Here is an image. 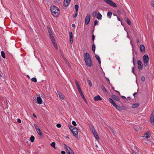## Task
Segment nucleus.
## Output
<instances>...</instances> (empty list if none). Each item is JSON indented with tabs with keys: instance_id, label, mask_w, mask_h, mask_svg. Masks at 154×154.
<instances>
[{
	"instance_id": "1",
	"label": "nucleus",
	"mask_w": 154,
	"mask_h": 154,
	"mask_svg": "<svg viewBox=\"0 0 154 154\" xmlns=\"http://www.w3.org/2000/svg\"><path fill=\"white\" fill-rule=\"evenodd\" d=\"M84 60L87 67H91L92 65V61L89 54L86 53L84 54Z\"/></svg>"
},
{
	"instance_id": "2",
	"label": "nucleus",
	"mask_w": 154,
	"mask_h": 154,
	"mask_svg": "<svg viewBox=\"0 0 154 154\" xmlns=\"http://www.w3.org/2000/svg\"><path fill=\"white\" fill-rule=\"evenodd\" d=\"M50 10L52 15L55 17L58 16L60 11L59 9L54 5H52L50 8Z\"/></svg>"
},
{
	"instance_id": "3",
	"label": "nucleus",
	"mask_w": 154,
	"mask_h": 154,
	"mask_svg": "<svg viewBox=\"0 0 154 154\" xmlns=\"http://www.w3.org/2000/svg\"><path fill=\"white\" fill-rule=\"evenodd\" d=\"M144 66H148V63L149 62V57L147 55L145 54L143 57Z\"/></svg>"
},
{
	"instance_id": "4",
	"label": "nucleus",
	"mask_w": 154,
	"mask_h": 154,
	"mask_svg": "<svg viewBox=\"0 0 154 154\" xmlns=\"http://www.w3.org/2000/svg\"><path fill=\"white\" fill-rule=\"evenodd\" d=\"M64 145L67 151L68 154H74L72 150L69 146L65 144H64Z\"/></svg>"
},
{
	"instance_id": "5",
	"label": "nucleus",
	"mask_w": 154,
	"mask_h": 154,
	"mask_svg": "<svg viewBox=\"0 0 154 154\" xmlns=\"http://www.w3.org/2000/svg\"><path fill=\"white\" fill-rule=\"evenodd\" d=\"M104 1L110 5L115 7H117L116 4L111 0H104Z\"/></svg>"
},
{
	"instance_id": "6",
	"label": "nucleus",
	"mask_w": 154,
	"mask_h": 154,
	"mask_svg": "<svg viewBox=\"0 0 154 154\" xmlns=\"http://www.w3.org/2000/svg\"><path fill=\"white\" fill-rule=\"evenodd\" d=\"M47 29L49 34L50 35V37L51 39H54V38L51 29L49 26H47Z\"/></svg>"
},
{
	"instance_id": "7",
	"label": "nucleus",
	"mask_w": 154,
	"mask_h": 154,
	"mask_svg": "<svg viewBox=\"0 0 154 154\" xmlns=\"http://www.w3.org/2000/svg\"><path fill=\"white\" fill-rule=\"evenodd\" d=\"M90 19V15L88 14L86 16L85 20V23L86 25L88 24L89 23Z\"/></svg>"
},
{
	"instance_id": "8",
	"label": "nucleus",
	"mask_w": 154,
	"mask_h": 154,
	"mask_svg": "<svg viewBox=\"0 0 154 154\" xmlns=\"http://www.w3.org/2000/svg\"><path fill=\"white\" fill-rule=\"evenodd\" d=\"M138 68L140 70H142L143 69V65L141 61L140 60L137 61Z\"/></svg>"
},
{
	"instance_id": "9",
	"label": "nucleus",
	"mask_w": 154,
	"mask_h": 154,
	"mask_svg": "<svg viewBox=\"0 0 154 154\" xmlns=\"http://www.w3.org/2000/svg\"><path fill=\"white\" fill-rule=\"evenodd\" d=\"M74 135L76 137H78V130L76 128H75L72 131Z\"/></svg>"
},
{
	"instance_id": "10",
	"label": "nucleus",
	"mask_w": 154,
	"mask_h": 154,
	"mask_svg": "<svg viewBox=\"0 0 154 154\" xmlns=\"http://www.w3.org/2000/svg\"><path fill=\"white\" fill-rule=\"evenodd\" d=\"M150 121L151 124L154 126V110L150 116Z\"/></svg>"
},
{
	"instance_id": "11",
	"label": "nucleus",
	"mask_w": 154,
	"mask_h": 154,
	"mask_svg": "<svg viewBox=\"0 0 154 154\" xmlns=\"http://www.w3.org/2000/svg\"><path fill=\"white\" fill-rule=\"evenodd\" d=\"M71 0H64L63 3L65 6L67 7L69 4Z\"/></svg>"
},
{
	"instance_id": "12",
	"label": "nucleus",
	"mask_w": 154,
	"mask_h": 154,
	"mask_svg": "<svg viewBox=\"0 0 154 154\" xmlns=\"http://www.w3.org/2000/svg\"><path fill=\"white\" fill-rule=\"evenodd\" d=\"M134 150H132V154H140L138 152V149L135 147H134Z\"/></svg>"
},
{
	"instance_id": "13",
	"label": "nucleus",
	"mask_w": 154,
	"mask_h": 154,
	"mask_svg": "<svg viewBox=\"0 0 154 154\" xmlns=\"http://www.w3.org/2000/svg\"><path fill=\"white\" fill-rule=\"evenodd\" d=\"M140 49L141 52L144 53L145 51V47L144 45H140Z\"/></svg>"
},
{
	"instance_id": "14",
	"label": "nucleus",
	"mask_w": 154,
	"mask_h": 154,
	"mask_svg": "<svg viewBox=\"0 0 154 154\" xmlns=\"http://www.w3.org/2000/svg\"><path fill=\"white\" fill-rule=\"evenodd\" d=\"M102 98H101V97L99 95H97L94 98V100L96 101H97L99 100H102Z\"/></svg>"
},
{
	"instance_id": "15",
	"label": "nucleus",
	"mask_w": 154,
	"mask_h": 154,
	"mask_svg": "<svg viewBox=\"0 0 154 154\" xmlns=\"http://www.w3.org/2000/svg\"><path fill=\"white\" fill-rule=\"evenodd\" d=\"M112 98L115 100L117 101H119V98L117 96L115 95H112L111 96Z\"/></svg>"
},
{
	"instance_id": "16",
	"label": "nucleus",
	"mask_w": 154,
	"mask_h": 154,
	"mask_svg": "<svg viewBox=\"0 0 154 154\" xmlns=\"http://www.w3.org/2000/svg\"><path fill=\"white\" fill-rule=\"evenodd\" d=\"M109 101L111 103H112L114 106H116V104L115 103V102L113 101V100L112 98H109Z\"/></svg>"
},
{
	"instance_id": "17",
	"label": "nucleus",
	"mask_w": 154,
	"mask_h": 154,
	"mask_svg": "<svg viewBox=\"0 0 154 154\" xmlns=\"http://www.w3.org/2000/svg\"><path fill=\"white\" fill-rule=\"evenodd\" d=\"M102 16L101 14L98 12L97 14V19L99 20H100L102 19Z\"/></svg>"
},
{
	"instance_id": "18",
	"label": "nucleus",
	"mask_w": 154,
	"mask_h": 154,
	"mask_svg": "<svg viewBox=\"0 0 154 154\" xmlns=\"http://www.w3.org/2000/svg\"><path fill=\"white\" fill-rule=\"evenodd\" d=\"M58 94L59 96V97L60 98L62 99L63 100L65 96L63 94H62V93L59 92L58 93Z\"/></svg>"
},
{
	"instance_id": "19",
	"label": "nucleus",
	"mask_w": 154,
	"mask_h": 154,
	"mask_svg": "<svg viewBox=\"0 0 154 154\" xmlns=\"http://www.w3.org/2000/svg\"><path fill=\"white\" fill-rule=\"evenodd\" d=\"M75 84L78 90H79V89H81L78 81L76 80H75Z\"/></svg>"
},
{
	"instance_id": "20",
	"label": "nucleus",
	"mask_w": 154,
	"mask_h": 154,
	"mask_svg": "<svg viewBox=\"0 0 154 154\" xmlns=\"http://www.w3.org/2000/svg\"><path fill=\"white\" fill-rule=\"evenodd\" d=\"M95 57L97 59V60L98 61L99 64H100L101 61L100 60V57L98 55H95Z\"/></svg>"
},
{
	"instance_id": "21",
	"label": "nucleus",
	"mask_w": 154,
	"mask_h": 154,
	"mask_svg": "<svg viewBox=\"0 0 154 154\" xmlns=\"http://www.w3.org/2000/svg\"><path fill=\"white\" fill-rule=\"evenodd\" d=\"M139 104L137 103H135L134 104H133L132 105V107L134 108H136L139 106Z\"/></svg>"
},
{
	"instance_id": "22",
	"label": "nucleus",
	"mask_w": 154,
	"mask_h": 154,
	"mask_svg": "<svg viewBox=\"0 0 154 154\" xmlns=\"http://www.w3.org/2000/svg\"><path fill=\"white\" fill-rule=\"evenodd\" d=\"M101 88L102 90V91L104 92H107V91L106 90V88H105V87L104 86L102 85L101 86Z\"/></svg>"
},
{
	"instance_id": "23",
	"label": "nucleus",
	"mask_w": 154,
	"mask_h": 154,
	"mask_svg": "<svg viewBox=\"0 0 154 154\" xmlns=\"http://www.w3.org/2000/svg\"><path fill=\"white\" fill-rule=\"evenodd\" d=\"M112 13L111 11H109L107 13V16L108 17L110 18L111 17Z\"/></svg>"
},
{
	"instance_id": "24",
	"label": "nucleus",
	"mask_w": 154,
	"mask_h": 154,
	"mask_svg": "<svg viewBox=\"0 0 154 154\" xmlns=\"http://www.w3.org/2000/svg\"><path fill=\"white\" fill-rule=\"evenodd\" d=\"M51 40H52V42L53 43V45H54V46L55 47V46H56L57 45V44L55 42V40L54 39H51Z\"/></svg>"
},
{
	"instance_id": "25",
	"label": "nucleus",
	"mask_w": 154,
	"mask_h": 154,
	"mask_svg": "<svg viewBox=\"0 0 154 154\" xmlns=\"http://www.w3.org/2000/svg\"><path fill=\"white\" fill-rule=\"evenodd\" d=\"M33 102L35 103H37L38 104V97H37V100H36V97L35 98H33Z\"/></svg>"
},
{
	"instance_id": "26",
	"label": "nucleus",
	"mask_w": 154,
	"mask_h": 154,
	"mask_svg": "<svg viewBox=\"0 0 154 154\" xmlns=\"http://www.w3.org/2000/svg\"><path fill=\"white\" fill-rule=\"evenodd\" d=\"M143 137H145L146 138H149L150 136L149 135L148 133L147 132L144 134V136H143Z\"/></svg>"
},
{
	"instance_id": "27",
	"label": "nucleus",
	"mask_w": 154,
	"mask_h": 154,
	"mask_svg": "<svg viewBox=\"0 0 154 154\" xmlns=\"http://www.w3.org/2000/svg\"><path fill=\"white\" fill-rule=\"evenodd\" d=\"M68 127H69V128L70 129V130L71 131L72 130H73V129H74V128H75V127H74V126H71L70 125H69Z\"/></svg>"
},
{
	"instance_id": "28",
	"label": "nucleus",
	"mask_w": 154,
	"mask_h": 154,
	"mask_svg": "<svg viewBox=\"0 0 154 154\" xmlns=\"http://www.w3.org/2000/svg\"><path fill=\"white\" fill-rule=\"evenodd\" d=\"M30 140L31 142L32 143L33 142L34 140L35 139V137L33 136L32 135L31 137H30Z\"/></svg>"
},
{
	"instance_id": "29",
	"label": "nucleus",
	"mask_w": 154,
	"mask_h": 154,
	"mask_svg": "<svg viewBox=\"0 0 154 154\" xmlns=\"http://www.w3.org/2000/svg\"><path fill=\"white\" fill-rule=\"evenodd\" d=\"M126 21L129 25H131V22L128 18H126Z\"/></svg>"
},
{
	"instance_id": "30",
	"label": "nucleus",
	"mask_w": 154,
	"mask_h": 154,
	"mask_svg": "<svg viewBox=\"0 0 154 154\" xmlns=\"http://www.w3.org/2000/svg\"><path fill=\"white\" fill-rule=\"evenodd\" d=\"M87 81L89 86L90 87H92V84L91 80L89 79H88Z\"/></svg>"
},
{
	"instance_id": "31",
	"label": "nucleus",
	"mask_w": 154,
	"mask_h": 154,
	"mask_svg": "<svg viewBox=\"0 0 154 154\" xmlns=\"http://www.w3.org/2000/svg\"><path fill=\"white\" fill-rule=\"evenodd\" d=\"M34 126L35 127L37 132L38 133V126L36 124H34Z\"/></svg>"
},
{
	"instance_id": "32",
	"label": "nucleus",
	"mask_w": 154,
	"mask_h": 154,
	"mask_svg": "<svg viewBox=\"0 0 154 154\" xmlns=\"http://www.w3.org/2000/svg\"><path fill=\"white\" fill-rule=\"evenodd\" d=\"M64 61L67 64L68 66L69 67H70V65L66 59L65 58L64 59Z\"/></svg>"
},
{
	"instance_id": "33",
	"label": "nucleus",
	"mask_w": 154,
	"mask_h": 154,
	"mask_svg": "<svg viewBox=\"0 0 154 154\" xmlns=\"http://www.w3.org/2000/svg\"><path fill=\"white\" fill-rule=\"evenodd\" d=\"M92 50L94 52L95 50V44H94V43H93V44L92 45Z\"/></svg>"
},
{
	"instance_id": "34",
	"label": "nucleus",
	"mask_w": 154,
	"mask_h": 154,
	"mask_svg": "<svg viewBox=\"0 0 154 154\" xmlns=\"http://www.w3.org/2000/svg\"><path fill=\"white\" fill-rule=\"evenodd\" d=\"M55 145L56 143H55L54 142H53L51 144V146L53 147L54 149H55Z\"/></svg>"
},
{
	"instance_id": "35",
	"label": "nucleus",
	"mask_w": 154,
	"mask_h": 154,
	"mask_svg": "<svg viewBox=\"0 0 154 154\" xmlns=\"http://www.w3.org/2000/svg\"><path fill=\"white\" fill-rule=\"evenodd\" d=\"M1 55L2 57L4 58H5V53L3 51H2L1 52Z\"/></svg>"
},
{
	"instance_id": "36",
	"label": "nucleus",
	"mask_w": 154,
	"mask_h": 154,
	"mask_svg": "<svg viewBox=\"0 0 154 154\" xmlns=\"http://www.w3.org/2000/svg\"><path fill=\"white\" fill-rule=\"evenodd\" d=\"M114 106L118 110L120 111L121 110V108L119 106L116 105V106Z\"/></svg>"
},
{
	"instance_id": "37",
	"label": "nucleus",
	"mask_w": 154,
	"mask_h": 154,
	"mask_svg": "<svg viewBox=\"0 0 154 154\" xmlns=\"http://www.w3.org/2000/svg\"><path fill=\"white\" fill-rule=\"evenodd\" d=\"M90 129L92 131V133L96 131V130L93 127H92L90 128Z\"/></svg>"
},
{
	"instance_id": "38",
	"label": "nucleus",
	"mask_w": 154,
	"mask_h": 154,
	"mask_svg": "<svg viewBox=\"0 0 154 154\" xmlns=\"http://www.w3.org/2000/svg\"><path fill=\"white\" fill-rule=\"evenodd\" d=\"M97 14V11H94L92 13V16L94 17H95Z\"/></svg>"
},
{
	"instance_id": "39",
	"label": "nucleus",
	"mask_w": 154,
	"mask_h": 154,
	"mask_svg": "<svg viewBox=\"0 0 154 154\" xmlns=\"http://www.w3.org/2000/svg\"><path fill=\"white\" fill-rule=\"evenodd\" d=\"M79 8V6L78 5H75V9L76 10V12H78Z\"/></svg>"
},
{
	"instance_id": "40",
	"label": "nucleus",
	"mask_w": 154,
	"mask_h": 154,
	"mask_svg": "<svg viewBox=\"0 0 154 154\" xmlns=\"http://www.w3.org/2000/svg\"><path fill=\"white\" fill-rule=\"evenodd\" d=\"M135 56L134 55V54H133V65L134 66H135Z\"/></svg>"
},
{
	"instance_id": "41",
	"label": "nucleus",
	"mask_w": 154,
	"mask_h": 154,
	"mask_svg": "<svg viewBox=\"0 0 154 154\" xmlns=\"http://www.w3.org/2000/svg\"><path fill=\"white\" fill-rule=\"evenodd\" d=\"M69 35L70 38H73L72 33V32H69Z\"/></svg>"
},
{
	"instance_id": "42",
	"label": "nucleus",
	"mask_w": 154,
	"mask_h": 154,
	"mask_svg": "<svg viewBox=\"0 0 154 154\" xmlns=\"http://www.w3.org/2000/svg\"><path fill=\"white\" fill-rule=\"evenodd\" d=\"M42 100L41 98L39 96V104H42Z\"/></svg>"
},
{
	"instance_id": "43",
	"label": "nucleus",
	"mask_w": 154,
	"mask_h": 154,
	"mask_svg": "<svg viewBox=\"0 0 154 154\" xmlns=\"http://www.w3.org/2000/svg\"><path fill=\"white\" fill-rule=\"evenodd\" d=\"M32 82H37V79L36 78L34 77L32 79Z\"/></svg>"
},
{
	"instance_id": "44",
	"label": "nucleus",
	"mask_w": 154,
	"mask_h": 154,
	"mask_svg": "<svg viewBox=\"0 0 154 154\" xmlns=\"http://www.w3.org/2000/svg\"><path fill=\"white\" fill-rule=\"evenodd\" d=\"M94 137H95V138L97 139V140H100V138H99V137L98 136V134H97V135H95V136H94Z\"/></svg>"
},
{
	"instance_id": "45",
	"label": "nucleus",
	"mask_w": 154,
	"mask_h": 154,
	"mask_svg": "<svg viewBox=\"0 0 154 154\" xmlns=\"http://www.w3.org/2000/svg\"><path fill=\"white\" fill-rule=\"evenodd\" d=\"M111 131L114 134H116V132L115 131V130L112 128H111Z\"/></svg>"
},
{
	"instance_id": "46",
	"label": "nucleus",
	"mask_w": 154,
	"mask_h": 154,
	"mask_svg": "<svg viewBox=\"0 0 154 154\" xmlns=\"http://www.w3.org/2000/svg\"><path fill=\"white\" fill-rule=\"evenodd\" d=\"M141 80L142 81L144 82L145 80V77L144 76H142L141 78Z\"/></svg>"
},
{
	"instance_id": "47",
	"label": "nucleus",
	"mask_w": 154,
	"mask_h": 154,
	"mask_svg": "<svg viewBox=\"0 0 154 154\" xmlns=\"http://www.w3.org/2000/svg\"><path fill=\"white\" fill-rule=\"evenodd\" d=\"M72 124L74 126H76L77 125L76 122L74 121H72Z\"/></svg>"
},
{
	"instance_id": "48",
	"label": "nucleus",
	"mask_w": 154,
	"mask_h": 154,
	"mask_svg": "<svg viewBox=\"0 0 154 154\" xmlns=\"http://www.w3.org/2000/svg\"><path fill=\"white\" fill-rule=\"evenodd\" d=\"M94 38H95L94 35L93 34V35H92V40L93 41V42H92L93 43H94Z\"/></svg>"
},
{
	"instance_id": "49",
	"label": "nucleus",
	"mask_w": 154,
	"mask_h": 154,
	"mask_svg": "<svg viewBox=\"0 0 154 154\" xmlns=\"http://www.w3.org/2000/svg\"><path fill=\"white\" fill-rule=\"evenodd\" d=\"M80 94L81 95L83 94L82 92L81 89L78 90Z\"/></svg>"
},
{
	"instance_id": "50",
	"label": "nucleus",
	"mask_w": 154,
	"mask_h": 154,
	"mask_svg": "<svg viewBox=\"0 0 154 154\" xmlns=\"http://www.w3.org/2000/svg\"><path fill=\"white\" fill-rule=\"evenodd\" d=\"M98 23V20H96L94 21V25L95 26H96L97 23Z\"/></svg>"
},
{
	"instance_id": "51",
	"label": "nucleus",
	"mask_w": 154,
	"mask_h": 154,
	"mask_svg": "<svg viewBox=\"0 0 154 154\" xmlns=\"http://www.w3.org/2000/svg\"><path fill=\"white\" fill-rule=\"evenodd\" d=\"M78 15V12H76V13L73 16L74 18H75Z\"/></svg>"
},
{
	"instance_id": "52",
	"label": "nucleus",
	"mask_w": 154,
	"mask_h": 154,
	"mask_svg": "<svg viewBox=\"0 0 154 154\" xmlns=\"http://www.w3.org/2000/svg\"><path fill=\"white\" fill-rule=\"evenodd\" d=\"M73 41V38H70V43L71 44L72 43Z\"/></svg>"
},
{
	"instance_id": "53",
	"label": "nucleus",
	"mask_w": 154,
	"mask_h": 154,
	"mask_svg": "<svg viewBox=\"0 0 154 154\" xmlns=\"http://www.w3.org/2000/svg\"><path fill=\"white\" fill-rule=\"evenodd\" d=\"M56 126L57 128H60L61 127V125L60 124H57Z\"/></svg>"
},
{
	"instance_id": "54",
	"label": "nucleus",
	"mask_w": 154,
	"mask_h": 154,
	"mask_svg": "<svg viewBox=\"0 0 154 154\" xmlns=\"http://www.w3.org/2000/svg\"><path fill=\"white\" fill-rule=\"evenodd\" d=\"M81 96H82V98L84 100H85V101H86V99L85 97H84L83 94L81 95Z\"/></svg>"
},
{
	"instance_id": "55",
	"label": "nucleus",
	"mask_w": 154,
	"mask_h": 154,
	"mask_svg": "<svg viewBox=\"0 0 154 154\" xmlns=\"http://www.w3.org/2000/svg\"><path fill=\"white\" fill-rule=\"evenodd\" d=\"M39 135L41 136H42V131L41 130L39 129Z\"/></svg>"
},
{
	"instance_id": "56",
	"label": "nucleus",
	"mask_w": 154,
	"mask_h": 154,
	"mask_svg": "<svg viewBox=\"0 0 154 154\" xmlns=\"http://www.w3.org/2000/svg\"><path fill=\"white\" fill-rule=\"evenodd\" d=\"M152 6L154 8V0L152 1Z\"/></svg>"
},
{
	"instance_id": "57",
	"label": "nucleus",
	"mask_w": 154,
	"mask_h": 154,
	"mask_svg": "<svg viewBox=\"0 0 154 154\" xmlns=\"http://www.w3.org/2000/svg\"><path fill=\"white\" fill-rule=\"evenodd\" d=\"M132 72L134 73V74H135V73H134V67H133L132 68Z\"/></svg>"
},
{
	"instance_id": "58",
	"label": "nucleus",
	"mask_w": 154,
	"mask_h": 154,
	"mask_svg": "<svg viewBox=\"0 0 154 154\" xmlns=\"http://www.w3.org/2000/svg\"><path fill=\"white\" fill-rule=\"evenodd\" d=\"M94 136H95L97 134L96 131L93 133Z\"/></svg>"
},
{
	"instance_id": "59",
	"label": "nucleus",
	"mask_w": 154,
	"mask_h": 154,
	"mask_svg": "<svg viewBox=\"0 0 154 154\" xmlns=\"http://www.w3.org/2000/svg\"><path fill=\"white\" fill-rule=\"evenodd\" d=\"M17 122L18 123H20L21 122V120L20 119H17Z\"/></svg>"
},
{
	"instance_id": "60",
	"label": "nucleus",
	"mask_w": 154,
	"mask_h": 154,
	"mask_svg": "<svg viewBox=\"0 0 154 154\" xmlns=\"http://www.w3.org/2000/svg\"><path fill=\"white\" fill-rule=\"evenodd\" d=\"M61 153L62 154H66L65 152L64 151H62L61 152Z\"/></svg>"
},
{
	"instance_id": "61",
	"label": "nucleus",
	"mask_w": 154,
	"mask_h": 154,
	"mask_svg": "<svg viewBox=\"0 0 154 154\" xmlns=\"http://www.w3.org/2000/svg\"><path fill=\"white\" fill-rule=\"evenodd\" d=\"M121 97L123 99H126V98L124 96H121Z\"/></svg>"
},
{
	"instance_id": "62",
	"label": "nucleus",
	"mask_w": 154,
	"mask_h": 154,
	"mask_svg": "<svg viewBox=\"0 0 154 154\" xmlns=\"http://www.w3.org/2000/svg\"><path fill=\"white\" fill-rule=\"evenodd\" d=\"M137 94V92H135L133 94V95L134 96V97H135V96Z\"/></svg>"
},
{
	"instance_id": "63",
	"label": "nucleus",
	"mask_w": 154,
	"mask_h": 154,
	"mask_svg": "<svg viewBox=\"0 0 154 154\" xmlns=\"http://www.w3.org/2000/svg\"><path fill=\"white\" fill-rule=\"evenodd\" d=\"M72 27H75V25L74 24H73L72 25Z\"/></svg>"
},
{
	"instance_id": "64",
	"label": "nucleus",
	"mask_w": 154,
	"mask_h": 154,
	"mask_svg": "<svg viewBox=\"0 0 154 154\" xmlns=\"http://www.w3.org/2000/svg\"><path fill=\"white\" fill-rule=\"evenodd\" d=\"M117 12L119 14H120L121 13V11H119V10H118V11H117Z\"/></svg>"
}]
</instances>
